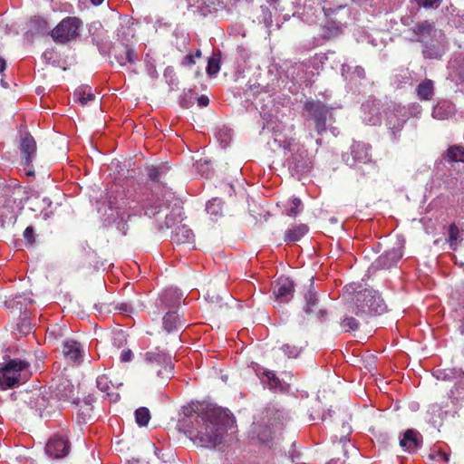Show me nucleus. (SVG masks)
Segmentation results:
<instances>
[{"label":"nucleus","mask_w":464,"mask_h":464,"mask_svg":"<svg viewBox=\"0 0 464 464\" xmlns=\"http://www.w3.org/2000/svg\"><path fill=\"white\" fill-rule=\"evenodd\" d=\"M234 423L229 411L209 407L181 420L179 426L195 445L212 449L222 443Z\"/></svg>","instance_id":"nucleus-1"},{"label":"nucleus","mask_w":464,"mask_h":464,"mask_svg":"<svg viewBox=\"0 0 464 464\" xmlns=\"http://www.w3.org/2000/svg\"><path fill=\"white\" fill-rule=\"evenodd\" d=\"M412 32L423 44V55L429 59H440L448 49V42L444 33L435 28L434 24L427 20L418 23Z\"/></svg>","instance_id":"nucleus-2"},{"label":"nucleus","mask_w":464,"mask_h":464,"mask_svg":"<svg viewBox=\"0 0 464 464\" xmlns=\"http://www.w3.org/2000/svg\"><path fill=\"white\" fill-rule=\"evenodd\" d=\"M108 202L111 209L117 210L119 218L126 221L131 215H139L141 209H144L145 215L154 216L158 210L150 209L147 207H140L134 200H130L126 193L117 185H112L108 191Z\"/></svg>","instance_id":"nucleus-3"},{"label":"nucleus","mask_w":464,"mask_h":464,"mask_svg":"<svg viewBox=\"0 0 464 464\" xmlns=\"http://www.w3.org/2000/svg\"><path fill=\"white\" fill-rule=\"evenodd\" d=\"M283 148L290 153L286 158V166L292 176L300 178L313 169V160L304 146L295 139L284 142Z\"/></svg>","instance_id":"nucleus-4"},{"label":"nucleus","mask_w":464,"mask_h":464,"mask_svg":"<svg viewBox=\"0 0 464 464\" xmlns=\"http://www.w3.org/2000/svg\"><path fill=\"white\" fill-rule=\"evenodd\" d=\"M5 362L0 363V390L6 391L14 387L24 378L23 372L29 367V363L21 359L4 357Z\"/></svg>","instance_id":"nucleus-5"},{"label":"nucleus","mask_w":464,"mask_h":464,"mask_svg":"<svg viewBox=\"0 0 464 464\" xmlns=\"http://www.w3.org/2000/svg\"><path fill=\"white\" fill-rule=\"evenodd\" d=\"M133 29L122 26L118 30V42L112 46V55L121 66L134 63L138 60V54L130 44L133 38Z\"/></svg>","instance_id":"nucleus-6"},{"label":"nucleus","mask_w":464,"mask_h":464,"mask_svg":"<svg viewBox=\"0 0 464 464\" xmlns=\"http://www.w3.org/2000/svg\"><path fill=\"white\" fill-rule=\"evenodd\" d=\"M355 304L352 312L358 316L364 314H381L386 310V304L378 292L365 289L355 295Z\"/></svg>","instance_id":"nucleus-7"},{"label":"nucleus","mask_w":464,"mask_h":464,"mask_svg":"<svg viewBox=\"0 0 464 464\" xmlns=\"http://www.w3.org/2000/svg\"><path fill=\"white\" fill-rule=\"evenodd\" d=\"M343 160L353 168L360 169L365 166L368 173L377 170L376 163L372 159L371 146L362 141H354L351 146L350 153L343 155Z\"/></svg>","instance_id":"nucleus-8"},{"label":"nucleus","mask_w":464,"mask_h":464,"mask_svg":"<svg viewBox=\"0 0 464 464\" xmlns=\"http://www.w3.org/2000/svg\"><path fill=\"white\" fill-rule=\"evenodd\" d=\"M82 22L77 17H66L52 31V37L56 43L65 44L77 38Z\"/></svg>","instance_id":"nucleus-9"},{"label":"nucleus","mask_w":464,"mask_h":464,"mask_svg":"<svg viewBox=\"0 0 464 464\" xmlns=\"http://www.w3.org/2000/svg\"><path fill=\"white\" fill-rule=\"evenodd\" d=\"M304 108L307 111L311 120L314 121L315 129L318 134H322L326 130V122L333 117L332 108L327 107L320 101H307Z\"/></svg>","instance_id":"nucleus-10"},{"label":"nucleus","mask_w":464,"mask_h":464,"mask_svg":"<svg viewBox=\"0 0 464 464\" xmlns=\"http://www.w3.org/2000/svg\"><path fill=\"white\" fill-rule=\"evenodd\" d=\"M145 358L158 377L169 379L172 376L174 364L169 354L160 351L148 352Z\"/></svg>","instance_id":"nucleus-11"},{"label":"nucleus","mask_w":464,"mask_h":464,"mask_svg":"<svg viewBox=\"0 0 464 464\" xmlns=\"http://www.w3.org/2000/svg\"><path fill=\"white\" fill-rule=\"evenodd\" d=\"M386 124L388 128L395 135L396 132L400 131L406 121L408 120V114L406 112V107L400 104L392 103L386 112Z\"/></svg>","instance_id":"nucleus-12"},{"label":"nucleus","mask_w":464,"mask_h":464,"mask_svg":"<svg viewBox=\"0 0 464 464\" xmlns=\"http://www.w3.org/2000/svg\"><path fill=\"white\" fill-rule=\"evenodd\" d=\"M70 444L67 438L53 435L45 446V452L53 459H61L69 453Z\"/></svg>","instance_id":"nucleus-13"},{"label":"nucleus","mask_w":464,"mask_h":464,"mask_svg":"<svg viewBox=\"0 0 464 464\" xmlns=\"http://www.w3.org/2000/svg\"><path fill=\"white\" fill-rule=\"evenodd\" d=\"M63 354L68 362L81 364L83 362L85 352L82 344L75 340H66L63 344Z\"/></svg>","instance_id":"nucleus-14"},{"label":"nucleus","mask_w":464,"mask_h":464,"mask_svg":"<svg viewBox=\"0 0 464 464\" xmlns=\"http://www.w3.org/2000/svg\"><path fill=\"white\" fill-rule=\"evenodd\" d=\"M273 295L278 303L289 302L294 295V284L289 278H279L274 286Z\"/></svg>","instance_id":"nucleus-15"},{"label":"nucleus","mask_w":464,"mask_h":464,"mask_svg":"<svg viewBox=\"0 0 464 464\" xmlns=\"http://www.w3.org/2000/svg\"><path fill=\"white\" fill-rule=\"evenodd\" d=\"M421 445L422 437L414 430H407L400 440V446L409 453L415 452Z\"/></svg>","instance_id":"nucleus-16"},{"label":"nucleus","mask_w":464,"mask_h":464,"mask_svg":"<svg viewBox=\"0 0 464 464\" xmlns=\"http://www.w3.org/2000/svg\"><path fill=\"white\" fill-rule=\"evenodd\" d=\"M402 248L401 246L392 248L381 255L375 261V266L378 268L388 269L395 266L398 261L402 257Z\"/></svg>","instance_id":"nucleus-17"},{"label":"nucleus","mask_w":464,"mask_h":464,"mask_svg":"<svg viewBox=\"0 0 464 464\" xmlns=\"http://www.w3.org/2000/svg\"><path fill=\"white\" fill-rule=\"evenodd\" d=\"M182 295L178 289L169 287L165 289L157 300V306L161 309L178 305L181 300Z\"/></svg>","instance_id":"nucleus-18"},{"label":"nucleus","mask_w":464,"mask_h":464,"mask_svg":"<svg viewBox=\"0 0 464 464\" xmlns=\"http://www.w3.org/2000/svg\"><path fill=\"white\" fill-rule=\"evenodd\" d=\"M223 5V0H188V6L195 7L197 12L206 16Z\"/></svg>","instance_id":"nucleus-19"},{"label":"nucleus","mask_w":464,"mask_h":464,"mask_svg":"<svg viewBox=\"0 0 464 464\" xmlns=\"http://www.w3.org/2000/svg\"><path fill=\"white\" fill-rule=\"evenodd\" d=\"M20 150L24 155L25 165L29 166L36 153V143L30 134H24L22 137Z\"/></svg>","instance_id":"nucleus-20"},{"label":"nucleus","mask_w":464,"mask_h":464,"mask_svg":"<svg viewBox=\"0 0 464 464\" xmlns=\"http://www.w3.org/2000/svg\"><path fill=\"white\" fill-rule=\"evenodd\" d=\"M455 113V106L450 101L439 102L432 110V117L436 120H447Z\"/></svg>","instance_id":"nucleus-21"},{"label":"nucleus","mask_w":464,"mask_h":464,"mask_svg":"<svg viewBox=\"0 0 464 464\" xmlns=\"http://www.w3.org/2000/svg\"><path fill=\"white\" fill-rule=\"evenodd\" d=\"M362 108L364 112L363 121L366 123H368L370 125H377L380 123L381 120H380L379 108L373 102H368L366 103H363Z\"/></svg>","instance_id":"nucleus-22"},{"label":"nucleus","mask_w":464,"mask_h":464,"mask_svg":"<svg viewBox=\"0 0 464 464\" xmlns=\"http://www.w3.org/2000/svg\"><path fill=\"white\" fill-rule=\"evenodd\" d=\"M256 374L259 377L261 382L265 385H267L269 389L276 390L277 388L281 387V382L274 372L266 369H260L256 371Z\"/></svg>","instance_id":"nucleus-23"},{"label":"nucleus","mask_w":464,"mask_h":464,"mask_svg":"<svg viewBox=\"0 0 464 464\" xmlns=\"http://www.w3.org/2000/svg\"><path fill=\"white\" fill-rule=\"evenodd\" d=\"M184 324L175 311L168 312L163 317V326L169 333L181 328Z\"/></svg>","instance_id":"nucleus-24"},{"label":"nucleus","mask_w":464,"mask_h":464,"mask_svg":"<svg viewBox=\"0 0 464 464\" xmlns=\"http://www.w3.org/2000/svg\"><path fill=\"white\" fill-rule=\"evenodd\" d=\"M308 232V227L305 224H298L289 227L285 233V242L299 241Z\"/></svg>","instance_id":"nucleus-25"},{"label":"nucleus","mask_w":464,"mask_h":464,"mask_svg":"<svg viewBox=\"0 0 464 464\" xmlns=\"http://www.w3.org/2000/svg\"><path fill=\"white\" fill-rule=\"evenodd\" d=\"M306 345L307 343L305 341H303L298 344L286 343L280 347V350L287 358L296 359L303 353Z\"/></svg>","instance_id":"nucleus-26"},{"label":"nucleus","mask_w":464,"mask_h":464,"mask_svg":"<svg viewBox=\"0 0 464 464\" xmlns=\"http://www.w3.org/2000/svg\"><path fill=\"white\" fill-rule=\"evenodd\" d=\"M417 96L421 101H429L434 94V83L431 80L422 81L416 88Z\"/></svg>","instance_id":"nucleus-27"},{"label":"nucleus","mask_w":464,"mask_h":464,"mask_svg":"<svg viewBox=\"0 0 464 464\" xmlns=\"http://www.w3.org/2000/svg\"><path fill=\"white\" fill-rule=\"evenodd\" d=\"M194 235L191 229L188 227L181 225L175 228L172 235V240L178 244L189 243Z\"/></svg>","instance_id":"nucleus-28"},{"label":"nucleus","mask_w":464,"mask_h":464,"mask_svg":"<svg viewBox=\"0 0 464 464\" xmlns=\"http://www.w3.org/2000/svg\"><path fill=\"white\" fill-rule=\"evenodd\" d=\"M75 100L82 105H87L95 99L94 93L90 86H81L73 93Z\"/></svg>","instance_id":"nucleus-29"},{"label":"nucleus","mask_w":464,"mask_h":464,"mask_svg":"<svg viewBox=\"0 0 464 464\" xmlns=\"http://www.w3.org/2000/svg\"><path fill=\"white\" fill-rule=\"evenodd\" d=\"M450 68L452 70L450 76L458 85L464 87V63H459L457 59L450 61Z\"/></svg>","instance_id":"nucleus-30"},{"label":"nucleus","mask_w":464,"mask_h":464,"mask_svg":"<svg viewBox=\"0 0 464 464\" xmlns=\"http://www.w3.org/2000/svg\"><path fill=\"white\" fill-rule=\"evenodd\" d=\"M445 160L450 162H464V147L453 145L446 152Z\"/></svg>","instance_id":"nucleus-31"},{"label":"nucleus","mask_w":464,"mask_h":464,"mask_svg":"<svg viewBox=\"0 0 464 464\" xmlns=\"http://www.w3.org/2000/svg\"><path fill=\"white\" fill-rule=\"evenodd\" d=\"M31 30L35 34H46L50 30V25L46 19L41 16H34L30 22Z\"/></svg>","instance_id":"nucleus-32"},{"label":"nucleus","mask_w":464,"mask_h":464,"mask_svg":"<svg viewBox=\"0 0 464 464\" xmlns=\"http://www.w3.org/2000/svg\"><path fill=\"white\" fill-rule=\"evenodd\" d=\"M449 235V241L450 244V246L455 249L458 244L461 240V236L459 227L456 226V224L452 223L449 227L448 230Z\"/></svg>","instance_id":"nucleus-33"},{"label":"nucleus","mask_w":464,"mask_h":464,"mask_svg":"<svg viewBox=\"0 0 464 464\" xmlns=\"http://www.w3.org/2000/svg\"><path fill=\"white\" fill-rule=\"evenodd\" d=\"M135 420L139 426H147L150 420V411L145 407L139 408L135 411Z\"/></svg>","instance_id":"nucleus-34"},{"label":"nucleus","mask_w":464,"mask_h":464,"mask_svg":"<svg viewBox=\"0 0 464 464\" xmlns=\"http://www.w3.org/2000/svg\"><path fill=\"white\" fill-rule=\"evenodd\" d=\"M305 299V306L304 311L306 314H310L314 312V307L317 304V297L315 292L312 289H309L304 295Z\"/></svg>","instance_id":"nucleus-35"},{"label":"nucleus","mask_w":464,"mask_h":464,"mask_svg":"<svg viewBox=\"0 0 464 464\" xmlns=\"http://www.w3.org/2000/svg\"><path fill=\"white\" fill-rule=\"evenodd\" d=\"M206 210L209 215L217 217L221 214L222 201L217 198L209 200L207 203Z\"/></svg>","instance_id":"nucleus-36"},{"label":"nucleus","mask_w":464,"mask_h":464,"mask_svg":"<svg viewBox=\"0 0 464 464\" xmlns=\"http://www.w3.org/2000/svg\"><path fill=\"white\" fill-rule=\"evenodd\" d=\"M302 201L298 198H294L291 206L285 210V214L289 217H295L302 211Z\"/></svg>","instance_id":"nucleus-37"},{"label":"nucleus","mask_w":464,"mask_h":464,"mask_svg":"<svg viewBox=\"0 0 464 464\" xmlns=\"http://www.w3.org/2000/svg\"><path fill=\"white\" fill-rule=\"evenodd\" d=\"M341 326L346 332L355 331L359 328V323L353 316H345L341 323Z\"/></svg>","instance_id":"nucleus-38"},{"label":"nucleus","mask_w":464,"mask_h":464,"mask_svg":"<svg viewBox=\"0 0 464 464\" xmlns=\"http://www.w3.org/2000/svg\"><path fill=\"white\" fill-rule=\"evenodd\" d=\"M111 381L105 374L98 376L96 380L97 388L103 392H107L108 395L110 394L109 390L111 387Z\"/></svg>","instance_id":"nucleus-39"},{"label":"nucleus","mask_w":464,"mask_h":464,"mask_svg":"<svg viewBox=\"0 0 464 464\" xmlns=\"http://www.w3.org/2000/svg\"><path fill=\"white\" fill-rule=\"evenodd\" d=\"M220 70L219 61L215 57H210L208 62L207 72L209 76H215Z\"/></svg>","instance_id":"nucleus-40"},{"label":"nucleus","mask_w":464,"mask_h":464,"mask_svg":"<svg viewBox=\"0 0 464 464\" xmlns=\"http://www.w3.org/2000/svg\"><path fill=\"white\" fill-rule=\"evenodd\" d=\"M182 217H181V213H180V210H179V213L177 214H171V215H168L165 218V225L166 227L169 228V227H173L174 225H176L177 223H179L181 222L182 220Z\"/></svg>","instance_id":"nucleus-41"},{"label":"nucleus","mask_w":464,"mask_h":464,"mask_svg":"<svg viewBox=\"0 0 464 464\" xmlns=\"http://www.w3.org/2000/svg\"><path fill=\"white\" fill-rule=\"evenodd\" d=\"M408 119L410 117H419L421 113V106L418 103H413L406 108Z\"/></svg>","instance_id":"nucleus-42"},{"label":"nucleus","mask_w":464,"mask_h":464,"mask_svg":"<svg viewBox=\"0 0 464 464\" xmlns=\"http://www.w3.org/2000/svg\"><path fill=\"white\" fill-rule=\"evenodd\" d=\"M201 56V52L199 50H198L196 52V54H187L183 60H182V64L184 66H191L192 64L195 63V58L196 57H200Z\"/></svg>","instance_id":"nucleus-43"},{"label":"nucleus","mask_w":464,"mask_h":464,"mask_svg":"<svg viewBox=\"0 0 464 464\" xmlns=\"http://www.w3.org/2000/svg\"><path fill=\"white\" fill-rule=\"evenodd\" d=\"M24 237L29 244L34 243V229L33 227L29 226L25 228Z\"/></svg>","instance_id":"nucleus-44"},{"label":"nucleus","mask_w":464,"mask_h":464,"mask_svg":"<svg viewBox=\"0 0 464 464\" xmlns=\"http://www.w3.org/2000/svg\"><path fill=\"white\" fill-rule=\"evenodd\" d=\"M116 309L125 314L132 313V307L127 303L118 304Z\"/></svg>","instance_id":"nucleus-45"},{"label":"nucleus","mask_w":464,"mask_h":464,"mask_svg":"<svg viewBox=\"0 0 464 464\" xmlns=\"http://www.w3.org/2000/svg\"><path fill=\"white\" fill-rule=\"evenodd\" d=\"M133 353L130 350H123L121 353V361L127 362L132 360Z\"/></svg>","instance_id":"nucleus-46"},{"label":"nucleus","mask_w":464,"mask_h":464,"mask_svg":"<svg viewBox=\"0 0 464 464\" xmlns=\"http://www.w3.org/2000/svg\"><path fill=\"white\" fill-rule=\"evenodd\" d=\"M18 330H19L20 333H22L24 334H28L31 331V324H30V323L26 319H24L23 323H22V325L18 326Z\"/></svg>","instance_id":"nucleus-47"},{"label":"nucleus","mask_w":464,"mask_h":464,"mask_svg":"<svg viewBox=\"0 0 464 464\" xmlns=\"http://www.w3.org/2000/svg\"><path fill=\"white\" fill-rule=\"evenodd\" d=\"M420 5L424 7H433L434 5H438L439 0H416Z\"/></svg>","instance_id":"nucleus-48"},{"label":"nucleus","mask_w":464,"mask_h":464,"mask_svg":"<svg viewBox=\"0 0 464 464\" xmlns=\"http://www.w3.org/2000/svg\"><path fill=\"white\" fill-rule=\"evenodd\" d=\"M432 458L440 459V460H443L444 462H448L450 460V454H448L444 451L439 450L437 452V455H433Z\"/></svg>","instance_id":"nucleus-49"},{"label":"nucleus","mask_w":464,"mask_h":464,"mask_svg":"<svg viewBox=\"0 0 464 464\" xmlns=\"http://www.w3.org/2000/svg\"><path fill=\"white\" fill-rule=\"evenodd\" d=\"M209 102V100L207 96L201 95L198 98V103L200 107H206Z\"/></svg>","instance_id":"nucleus-50"},{"label":"nucleus","mask_w":464,"mask_h":464,"mask_svg":"<svg viewBox=\"0 0 464 464\" xmlns=\"http://www.w3.org/2000/svg\"><path fill=\"white\" fill-rule=\"evenodd\" d=\"M257 437L258 440H261L262 442H266L270 439V432L267 430H266L264 433L258 434Z\"/></svg>","instance_id":"nucleus-51"},{"label":"nucleus","mask_w":464,"mask_h":464,"mask_svg":"<svg viewBox=\"0 0 464 464\" xmlns=\"http://www.w3.org/2000/svg\"><path fill=\"white\" fill-rule=\"evenodd\" d=\"M149 177L152 180H158L159 179V171L156 168H152L149 171Z\"/></svg>","instance_id":"nucleus-52"},{"label":"nucleus","mask_w":464,"mask_h":464,"mask_svg":"<svg viewBox=\"0 0 464 464\" xmlns=\"http://www.w3.org/2000/svg\"><path fill=\"white\" fill-rule=\"evenodd\" d=\"M354 72L357 74L358 77L360 78H364L365 76V72H364V69L362 67H360V66H357L355 68V71Z\"/></svg>","instance_id":"nucleus-53"},{"label":"nucleus","mask_w":464,"mask_h":464,"mask_svg":"<svg viewBox=\"0 0 464 464\" xmlns=\"http://www.w3.org/2000/svg\"><path fill=\"white\" fill-rule=\"evenodd\" d=\"M6 68L5 60L0 57V73L3 72Z\"/></svg>","instance_id":"nucleus-54"},{"label":"nucleus","mask_w":464,"mask_h":464,"mask_svg":"<svg viewBox=\"0 0 464 464\" xmlns=\"http://www.w3.org/2000/svg\"><path fill=\"white\" fill-rule=\"evenodd\" d=\"M104 0H91L92 4H93L94 5H101Z\"/></svg>","instance_id":"nucleus-55"}]
</instances>
